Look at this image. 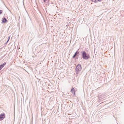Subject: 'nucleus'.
Here are the masks:
<instances>
[{
	"label": "nucleus",
	"mask_w": 124,
	"mask_h": 124,
	"mask_svg": "<svg viewBox=\"0 0 124 124\" xmlns=\"http://www.w3.org/2000/svg\"><path fill=\"white\" fill-rule=\"evenodd\" d=\"M2 12V10H0V14H1Z\"/></svg>",
	"instance_id": "obj_8"
},
{
	"label": "nucleus",
	"mask_w": 124,
	"mask_h": 124,
	"mask_svg": "<svg viewBox=\"0 0 124 124\" xmlns=\"http://www.w3.org/2000/svg\"><path fill=\"white\" fill-rule=\"evenodd\" d=\"M101 0H98V1H101Z\"/></svg>",
	"instance_id": "obj_14"
},
{
	"label": "nucleus",
	"mask_w": 124,
	"mask_h": 124,
	"mask_svg": "<svg viewBox=\"0 0 124 124\" xmlns=\"http://www.w3.org/2000/svg\"><path fill=\"white\" fill-rule=\"evenodd\" d=\"M82 58L85 60H87L89 58L90 56L88 54H87L85 51H82L81 52Z\"/></svg>",
	"instance_id": "obj_1"
},
{
	"label": "nucleus",
	"mask_w": 124,
	"mask_h": 124,
	"mask_svg": "<svg viewBox=\"0 0 124 124\" xmlns=\"http://www.w3.org/2000/svg\"><path fill=\"white\" fill-rule=\"evenodd\" d=\"M82 69L81 65L80 64H78L77 65L76 68V72L77 74L79 73Z\"/></svg>",
	"instance_id": "obj_2"
},
{
	"label": "nucleus",
	"mask_w": 124,
	"mask_h": 124,
	"mask_svg": "<svg viewBox=\"0 0 124 124\" xmlns=\"http://www.w3.org/2000/svg\"><path fill=\"white\" fill-rule=\"evenodd\" d=\"M78 57H76L75 58V59H78Z\"/></svg>",
	"instance_id": "obj_12"
},
{
	"label": "nucleus",
	"mask_w": 124,
	"mask_h": 124,
	"mask_svg": "<svg viewBox=\"0 0 124 124\" xmlns=\"http://www.w3.org/2000/svg\"><path fill=\"white\" fill-rule=\"evenodd\" d=\"M70 91L72 93V94H74V95H75V91L74 89V88H72L71 89Z\"/></svg>",
	"instance_id": "obj_6"
},
{
	"label": "nucleus",
	"mask_w": 124,
	"mask_h": 124,
	"mask_svg": "<svg viewBox=\"0 0 124 124\" xmlns=\"http://www.w3.org/2000/svg\"><path fill=\"white\" fill-rule=\"evenodd\" d=\"M6 63L4 62V63L0 65V70L6 64Z\"/></svg>",
	"instance_id": "obj_4"
},
{
	"label": "nucleus",
	"mask_w": 124,
	"mask_h": 124,
	"mask_svg": "<svg viewBox=\"0 0 124 124\" xmlns=\"http://www.w3.org/2000/svg\"><path fill=\"white\" fill-rule=\"evenodd\" d=\"M47 0H43L44 2H46Z\"/></svg>",
	"instance_id": "obj_11"
},
{
	"label": "nucleus",
	"mask_w": 124,
	"mask_h": 124,
	"mask_svg": "<svg viewBox=\"0 0 124 124\" xmlns=\"http://www.w3.org/2000/svg\"><path fill=\"white\" fill-rule=\"evenodd\" d=\"M10 36H9L8 37V40H9V39H10Z\"/></svg>",
	"instance_id": "obj_10"
},
{
	"label": "nucleus",
	"mask_w": 124,
	"mask_h": 124,
	"mask_svg": "<svg viewBox=\"0 0 124 124\" xmlns=\"http://www.w3.org/2000/svg\"><path fill=\"white\" fill-rule=\"evenodd\" d=\"M98 97H99V98H101V97H100V96H98Z\"/></svg>",
	"instance_id": "obj_13"
},
{
	"label": "nucleus",
	"mask_w": 124,
	"mask_h": 124,
	"mask_svg": "<svg viewBox=\"0 0 124 124\" xmlns=\"http://www.w3.org/2000/svg\"><path fill=\"white\" fill-rule=\"evenodd\" d=\"M9 41V40H8L7 41V42H6V43H7L8 42V41Z\"/></svg>",
	"instance_id": "obj_15"
},
{
	"label": "nucleus",
	"mask_w": 124,
	"mask_h": 124,
	"mask_svg": "<svg viewBox=\"0 0 124 124\" xmlns=\"http://www.w3.org/2000/svg\"><path fill=\"white\" fill-rule=\"evenodd\" d=\"M7 19L5 18H3L2 20V23H5L7 22Z\"/></svg>",
	"instance_id": "obj_5"
},
{
	"label": "nucleus",
	"mask_w": 124,
	"mask_h": 124,
	"mask_svg": "<svg viewBox=\"0 0 124 124\" xmlns=\"http://www.w3.org/2000/svg\"><path fill=\"white\" fill-rule=\"evenodd\" d=\"M75 56L74 55H73V56L72 57V58H75Z\"/></svg>",
	"instance_id": "obj_9"
},
{
	"label": "nucleus",
	"mask_w": 124,
	"mask_h": 124,
	"mask_svg": "<svg viewBox=\"0 0 124 124\" xmlns=\"http://www.w3.org/2000/svg\"><path fill=\"white\" fill-rule=\"evenodd\" d=\"M5 115L4 113L0 115V121L2 120L5 117Z\"/></svg>",
	"instance_id": "obj_3"
},
{
	"label": "nucleus",
	"mask_w": 124,
	"mask_h": 124,
	"mask_svg": "<svg viewBox=\"0 0 124 124\" xmlns=\"http://www.w3.org/2000/svg\"><path fill=\"white\" fill-rule=\"evenodd\" d=\"M79 50V49H78V50L74 54V55L75 56H77H77H78V55L79 53V52L78 51V50Z\"/></svg>",
	"instance_id": "obj_7"
}]
</instances>
